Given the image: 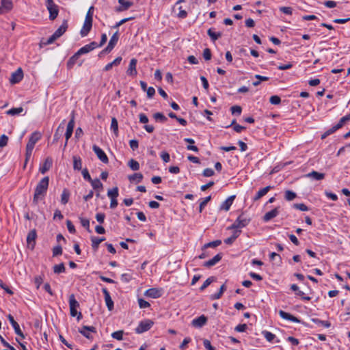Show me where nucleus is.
Here are the masks:
<instances>
[{
    "label": "nucleus",
    "instance_id": "nucleus-39",
    "mask_svg": "<svg viewBox=\"0 0 350 350\" xmlns=\"http://www.w3.org/2000/svg\"><path fill=\"white\" fill-rule=\"evenodd\" d=\"M23 111V107H18V108H12L10 110H8L6 113L8 115L11 116H15L18 115Z\"/></svg>",
    "mask_w": 350,
    "mask_h": 350
},
{
    "label": "nucleus",
    "instance_id": "nucleus-17",
    "mask_svg": "<svg viewBox=\"0 0 350 350\" xmlns=\"http://www.w3.org/2000/svg\"><path fill=\"white\" fill-rule=\"evenodd\" d=\"M145 295L151 298H159L161 296V290L156 288H151L145 292Z\"/></svg>",
    "mask_w": 350,
    "mask_h": 350
},
{
    "label": "nucleus",
    "instance_id": "nucleus-1",
    "mask_svg": "<svg viewBox=\"0 0 350 350\" xmlns=\"http://www.w3.org/2000/svg\"><path fill=\"white\" fill-rule=\"evenodd\" d=\"M49 178L45 176L40 180V181L36 185L35 192L33 198V203L37 204L39 200H41L46 193L49 187Z\"/></svg>",
    "mask_w": 350,
    "mask_h": 350
},
{
    "label": "nucleus",
    "instance_id": "nucleus-2",
    "mask_svg": "<svg viewBox=\"0 0 350 350\" xmlns=\"http://www.w3.org/2000/svg\"><path fill=\"white\" fill-rule=\"evenodd\" d=\"M88 53V44L81 48L77 53H75L68 61L67 66L69 69L72 68L74 65L77 64L79 66H81L84 59H81L82 55Z\"/></svg>",
    "mask_w": 350,
    "mask_h": 350
},
{
    "label": "nucleus",
    "instance_id": "nucleus-36",
    "mask_svg": "<svg viewBox=\"0 0 350 350\" xmlns=\"http://www.w3.org/2000/svg\"><path fill=\"white\" fill-rule=\"evenodd\" d=\"M111 129L113 131L114 134L117 136L118 134V123L116 118H111Z\"/></svg>",
    "mask_w": 350,
    "mask_h": 350
},
{
    "label": "nucleus",
    "instance_id": "nucleus-10",
    "mask_svg": "<svg viewBox=\"0 0 350 350\" xmlns=\"http://www.w3.org/2000/svg\"><path fill=\"white\" fill-rule=\"evenodd\" d=\"M41 137H42V135L40 132H38V131L33 132L31 135L26 146L33 148L35 144L40 139Z\"/></svg>",
    "mask_w": 350,
    "mask_h": 350
},
{
    "label": "nucleus",
    "instance_id": "nucleus-18",
    "mask_svg": "<svg viewBox=\"0 0 350 350\" xmlns=\"http://www.w3.org/2000/svg\"><path fill=\"white\" fill-rule=\"evenodd\" d=\"M137 60L135 58H133L131 59L129 68L126 71L127 75L130 76H135L137 75V70H136V66H137Z\"/></svg>",
    "mask_w": 350,
    "mask_h": 350
},
{
    "label": "nucleus",
    "instance_id": "nucleus-7",
    "mask_svg": "<svg viewBox=\"0 0 350 350\" xmlns=\"http://www.w3.org/2000/svg\"><path fill=\"white\" fill-rule=\"evenodd\" d=\"M37 237L36 230L33 229L29 231L27 237V247L31 250H33L36 245V239Z\"/></svg>",
    "mask_w": 350,
    "mask_h": 350
},
{
    "label": "nucleus",
    "instance_id": "nucleus-64",
    "mask_svg": "<svg viewBox=\"0 0 350 350\" xmlns=\"http://www.w3.org/2000/svg\"><path fill=\"white\" fill-rule=\"evenodd\" d=\"M203 344H204V347L206 349H208V350H215V347H213L211 345V342L208 340L204 339V341H203Z\"/></svg>",
    "mask_w": 350,
    "mask_h": 350
},
{
    "label": "nucleus",
    "instance_id": "nucleus-38",
    "mask_svg": "<svg viewBox=\"0 0 350 350\" xmlns=\"http://www.w3.org/2000/svg\"><path fill=\"white\" fill-rule=\"evenodd\" d=\"M221 244V240H215L211 242H209L208 243H206L203 246V249L208 248V247H216Z\"/></svg>",
    "mask_w": 350,
    "mask_h": 350
},
{
    "label": "nucleus",
    "instance_id": "nucleus-29",
    "mask_svg": "<svg viewBox=\"0 0 350 350\" xmlns=\"http://www.w3.org/2000/svg\"><path fill=\"white\" fill-rule=\"evenodd\" d=\"M306 176L308 178H314L317 180H321L325 178V174L320 173L317 171H312L311 172L307 174Z\"/></svg>",
    "mask_w": 350,
    "mask_h": 350
},
{
    "label": "nucleus",
    "instance_id": "nucleus-32",
    "mask_svg": "<svg viewBox=\"0 0 350 350\" xmlns=\"http://www.w3.org/2000/svg\"><path fill=\"white\" fill-rule=\"evenodd\" d=\"M1 8L6 12H8L12 9L13 4L11 0H1Z\"/></svg>",
    "mask_w": 350,
    "mask_h": 350
},
{
    "label": "nucleus",
    "instance_id": "nucleus-26",
    "mask_svg": "<svg viewBox=\"0 0 350 350\" xmlns=\"http://www.w3.org/2000/svg\"><path fill=\"white\" fill-rule=\"evenodd\" d=\"M64 124H65V120H64L59 124L58 128L57 129V130H56V131H55V133L54 134V138H53V143L57 142L58 141V139L61 137V136L62 135V133L64 131Z\"/></svg>",
    "mask_w": 350,
    "mask_h": 350
},
{
    "label": "nucleus",
    "instance_id": "nucleus-23",
    "mask_svg": "<svg viewBox=\"0 0 350 350\" xmlns=\"http://www.w3.org/2000/svg\"><path fill=\"white\" fill-rule=\"evenodd\" d=\"M272 188V186L269 185L260 189L254 197V200L257 201L260 200L262 197L265 196Z\"/></svg>",
    "mask_w": 350,
    "mask_h": 350
},
{
    "label": "nucleus",
    "instance_id": "nucleus-60",
    "mask_svg": "<svg viewBox=\"0 0 350 350\" xmlns=\"http://www.w3.org/2000/svg\"><path fill=\"white\" fill-rule=\"evenodd\" d=\"M215 172L211 168H206L204 170L202 175L205 177H210L213 176Z\"/></svg>",
    "mask_w": 350,
    "mask_h": 350
},
{
    "label": "nucleus",
    "instance_id": "nucleus-51",
    "mask_svg": "<svg viewBox=\"0 0 350 350\" xmlns=\"http://www.w3.org/2000/svg\"><path fill=\"white\" fill-rule=\"evenodd\" d=\"M134 18H135V17L124 18L122 19L121 21H120L119 22L116 23V24L114 26H113V28L117 29L120 25L124 24L125 23L128 22L131 20H133Z\"/></svg>",
    "mask_w": 350,
    "mask_h": 350
},
{
    "label": "nucleus",
    "instance_id": "nucleus-43",
    "mask_svg": "<svg viewBox=\"0 0 350 350\" xmlns=\"http://www.w3.org/2000/svg\"><path fill=\"white\" fill-rule=\"evenodd\" d=\"M129 166L131 167V170H134V171H137L139 169V163L134 160V159H131L129 161V163H128Z\"/></svg>",
    "mask_w": 350,
    "mask_h": 350
},
{
    "label": "nucleus",
    "instance_id": "nucleus-4",
    "mask_svg": "<svg viewBox=\"0 0 350 350\" xmlns=\"http://www.w3.org/2000/svg\"><path fill=\"white\" fill-rule=\"evenodd\" d=\"M250 222V218L246 217L243 213H242L237 217L234 222L228 228L239 230L247 226Z\"/></svg>",
    "mask_w": 350,
    "mask_h": 350
},
{
    "label": "nucleus",
    "instance_id": "nucleus-25",
    "mask_svg": "<svg viewBox=\"0 0 350 350\" xmlns=\"http://www.w3.org/2000/svg\"><path fill=\"white\" fill-rule=\"evenodd\" d=\"M49 12V18L50 20L51 21H53L54 19H55L58 15V9H57V5H49L48 7H46Z\"/></svg>",
    "mask_w": 350,
    "mask_h": 350
},
{
    "label": "nucleus",
    "instance_id": "nucleus-56",
    "mask_svg": "<svg viewBox=\"0 0 350 350\" xmlns=\"http://www.w3.org/2000/svg\"><path fill=\"white\" fill-rule=\"evenodd\" d=\"M138 304L140 308H146L150 306L148 301L142 298L138 299Z\"/></svg>",
    "mask_w": 350,
    "mask_h": 350
},
{
    "label": "nucleus",
    "instance_id": "nucleus-42",
    "mask_svg": "<svg viewBox=\"0 0 350 350\" xmlns=\"http://www.w3.org/2000/svg\"><path fill=\"white\" fill-rule=\"evenodd\" d=\"M215 280L214 277H210L207 278L205 282L203 283V284L200 288V291H203L205 288H206Z\"/></svg>",
    "mask_w": 350,
    "mask_h": 350
},
{
    "label": "nucleus",
    "instance_id": "nucleus-6",
    "mask_svg": "<svg viewBox=\"0 0 350 350\" xmlns=\"http://www.w3.org/2000/svg\"><path fill=\"white\" fill-rule=\"evenodd\" d=\"M154 322L152 320L146 319L141 321L135 328V332L137 334L144 333L149 330L153 325Z\"/></svg>",
    "mask_w": 350,
    "mask_h": 350
},
{
    "label": "nucleus",
    "instance_id": "nucleus-13",
    "mask_svg": "<svg viewBox=\"0 0 350 350\" xmlns=\"http://www.w3.org/2000/svg\"><path fill=\"white\" fill-rule=\"evenodd\" d=\"M8 319L10 323H11V325H12L15 333L18 336H21L22 338H25L24 334H23L22 331L21 330L19 325L14 320V317L11 314H8Z\"/></svg>",
    "mask_w": 350,
    "mask_h": 350
},
{
    "label": "nucleus",
    "instance_id": "nucleus-33",
    "mask_svg": "<svg viewBox=\"0 0 350 350\" xmlns=\"http://www.w3.org/2000/svg\"><path fill=\"white\" fill-rule=\"evenodd\" d=\"M207 34L210 36V38L213 42L219 39L222 35L221 32L216 33L213 31L211 28L208 29Z\"/></svg>",
    "mask_w": 350,
    "mask_h": 350
},
{
    "label": "nucleus",
    "instance_id": "nucleus-27",
    "mask_svg": "<svg viewBox=\"0 0 350 350\" xmlns=\"http://www.w3.org/2000/svg\"><path fill=\"white\" fill-rule=\"evenodd\" d=\"M68 28L67 21H64L60 27L54 32L56 36L59 38L61 37L66 31Z\"/></svg>",
    "mask_w": 350,
    "mask_h": 350
},
{
    "label": "nucleus",
    "instance_id": "nucleus-40",
    "mask_svg": "<svg viewBox=\"0 0 350 350\" xmlns=\"http://www.w3.org/2000/svg\"><path fill=\"white\" fill-rule=\"evenodd\" d=\"M98 240V237H91V241H92V247L94 251H96L98 248L99 244L100 242Z\"/></svg>",
    "mask_w": 350,
    "mask_h": 350
},
{
    "label": "nucleus",
    "instance_id": "nucleus-14",
    "mask_svg": "<svg viewBox=\"0 0 350 350\" xmlns=\"http://www.w3.org/2000/svg\"><path fill=\"white\" fill-rule=\"evenodd\" d=\"M206 322H207V317L202 314V315L200 316L199 317L194 319L191 321V325H192V326H193L195 327L200 328V327H203L206 323Z\"/></svg>",
    "mask_w": 350,
    "mask_h": 350
},
{
    "label": "nucleus",
    "instance_id": "nucleus-12",
    "mask_svg": "<svg viewBox=\"0 0 350 350\" xmlns=\"http://www.w3.org/2000/svg\"><path fill=\"white\" fill-rule=\"evenodd\" d=\"M119 6L115 8L116 12H122L129 10L133 5V3L131 1H127L125 0H118Z\"/></svg>",
    "mask_w": 350,
    "mask_h": 350
},
{
    "label": "nucleus",
    "instance_id": "nucleus-59",
    "mask_svg": "<svg viewBox=\"0 0 350 350\" xmlns=\"http://www.w3.org/2000/svg\"><path fill=\"white\" fill-rule=\"evenodd\" d=\"M312 321L315 322L316 323L320 324L325 327H330V323L329 321H321L317 319H313Z\"/></svg>",
    "mask_w": 350,
    "mask_h": 350
},
{
    "label": "nucleus",
    "instance_id": "nucleus-52",
    "mask_svg": "<svg viewBox=\"0 0 350 350\" xmlns=\"http://www.w3.org/2000/svg\"><path fill=\"white\" fill-rule=\"evenodd\" d=\"M269 102L272 105H279L281 103V98L280 96L276 95L271 96L269 98Z\"/></svg>",
    "mask_w": 350,
    "mask_h": 350
},
{
    "label": "nucleus",
    "instance_id": "nucleus-22",
    "mask_svg": "<svg viewBox=\"0 0 350 350\" xmlns=\"http://www.w3.org/2000/svg\"><path fill=\"white\" fill-rule=\"evenodd\" d=\"M53 164V160L51 158L48 157L45 159L43 165L40 167L39 171L42 174H45L47 171L50 170Z\"/></svg>",
    "mask_w": 350,
    "mask_h": 350
},
{
    "label": "nucleus",
    "instance_id": "nucleus-50",
    "mask_svg": "<svg viewBox=\"0 0 350 350\" xmlns=\"http://www.w3.org/2000/svg\"><path fill=\"white\" fill-rule=\"evenodd\" d=\"M231 112L233 115L239 116L241 113L242 109L239 105H234L230 108Z\"/></svg>",
    "mask_w": 350,
    "mask_h": 350
},
{
    "label": "nucleus",
    "instance_id": "nucleus-35",
    "mask_svg": "<svg viewBox=\"0 0 350 350\" xmlns=\"http://www.w3.org/2000/svg\"><path fill=\"white\" fill-rule=\"evenodd\" d=\"M70 198V192L67 189H64L61 195V202L63 204L68 203Z\"/></svg>",
    "mask_w": 350,
    "mask_h": 350
},
{
    "label": "nucleus",
    "instance_id": "nucleus-3",
    "mask_svg": "<svg viewBox=\"0 0 350 350\" xmlns=\"http://www.w3.org/2000/svg\"><path fill=\"white\" fill-rule=\"evenodd\" d=\"M69 306L70 315L73 317H77V321H80L82 319V314L81 312H78L77 310V309L79 307V304L76 300L73 294H71L69 297Z\"/></svg>",
    "mask_w": 350,
    "mask_h": 350
},
{
    "label": "nucleus",
    "instance_id": "nucleus-9",
    "mask_svg": "<svg viewBox=\"0 0 350 350\" xmlns=\"http://www.w3.org/2000/svg\"><path fill=\"white\" fill-rule=\"evenodd\" d=\"M23 78V70L19 68L15 72H14L10 79V82L12 84L19 83Z\"/></svg>",
    "mask_w": 350,
    "mask_h": 350
},
{
    "label": "nucleus",
    "instance_id": "nucleus-53",
    "mask_svg": "<svg viewBox=\"0 0 350 350\" xmlns=\"http://www.w3.org/2000/svg\"><path fill=\"white\" fill-rule=\"evenodd\" d=\"M293 207L295 208L298 209L301 211H308V207L303 203L294 204Z\"/></svg>",
    "mask_w": 350,
    "mask_h": 350
},
{
    "label": "nucleus",
    "instance_id": "nucleus-49",
    "mask_svg": "<svg viewBox=\"0 0 350 350\" xmlns=\"http://www.w3.org/2000/svg\"><path fill=\"white\" fill-rule=\"evenodd\" d=\"M81 34L83 37L88 35V14L85 16L83 26L81 30Z\"/></svg>",
    "mask_w": 350,
    "mask_h": 350
},
{
    "label": "nucleus",
    "instance_id": "nucleus-19",
    "mask_svg": "<svg viewBox=\"0 0 350 350\" xmlns=\"http://www.w3.org/2000/svg\"><path fill=\"white\" fill-rule=\"evenodd\" d=\"M222 258V254L219 253L215 255L212 259L204 262L203 266L206 267H211L219 262Z\"/></svg>",
    "mask_w": 350,
    "mask_h": 350
},
{
    "label": "nucleus",
    "instance_id": "nucleus-57",
    "mask_svg": "<svg viewBox=\"0 0 350 350\" xmlns=\"http://www.w3.org/2000/svg\"><path fill=\"white\" fill-rule=\"evenodd\" d=\"M8 137L5 135H2L0 137V148H3L8 144Z\"/></svg>",
    "mask_w": 350,
    "mask_h": 350
},
{
    "label": "nucleus",
    "instance_id": "nucleus-44",
    "mask_svg": "<svg viewBox=\"0 0 350 350\" xmlns=\"http://www.w3.org/2000/svg\"><path fill=\"white\" fill-rule=\"evenodd\" d=\"M153 117L155 119V120L159 121L161 122H165L167 120V118L162 113L160 112L154 113Z\"/></svg>",
    "mask_w": 350,
    "mask_h": 350
},
{
    "label": "nucleus",
    "instance_id": "nucleus-46",
    "mask_svg": "<svg viewBox=\"0 0 350 350\" xmlns=\"http://www.w3.org/2000/svg\"><path fill=\"white\" fill-rule=\"evenodd\" d=\"M297 195L295 192L287 190L285 191V199L288 201H291L296 198Z\"/></svg>",
    "mask_w": 350,
    "mask_h": 350
},
{
    "label": "nucleus",
    "instance_id": "nucleus-8",
    "mask_svg": "<svg viewBox=\"0 0 350 350\" xmlns=\"http://www.w3.org/2000/svg\"><path fill=\"white\" fill-rule=\"evenodd\" d=\"M93 150L96 154L97 157L104 163H107L109 162V159L105 152L96 145H94Z\"/></svg>",
    "mask_w": 350,
    "mask_h": 350
},
{
    "label": "nucleus",
    "instance_id": "nucleus-41",
    "mask_svg": "<svg viewBox=\"0 0 350 350\" xmlns=\"http://www.w3.org/2000/svg\"><path fill=\"white\" fill-rule=\"evenodd\" d=\"M211 196H209L202 200V201L200 203V206H199V212L200 213L202 212L203 209L206 206L208 202L211 200Z\"/></svg>",
    "mask_w": 350,
    "mask_h": 350
},
{
    "label": "nucleus",
    "instance_id": "nucleus-5",
    "mask_svg": "<svg viewBox=\"0 0 350 350\" xmlns=\"http://www.w3.org/2000/svg\"><path fill=\"white\" fill-rule=\"evenodd\" d=\"M73 170L77 172H81L85 180H88V169L83 168L82 159L79 156H72Z\"/></svg>",
    "mask_w": 350,
    "mask_h": 350
},
{
    "label": "nucleus",
    "instance_id": "nucleus-63",
    "mask_svg": "<svg viewBox=\"0 0 350 350\" xmlns=\"http://www.w3.org/2000/svg\"><path fill=\"white\" fill-rule=\"evenodd\" d=\"M129 145H130L131 148L133 150H135L138 148L139 143H138V141L136 139H131L129 142Z\"/></svg>",
    "mask_w": 350,
    "mask_h": 350
},
{
    "label": "nucleus",
    "instance_id": "nucleus-37",
    "mask_svg": "<svg viewBox=\"0 0 350 350\" xmlns=\"http://www.w3.org/2000/svg\"><path fill=\"white\" fill-rule=\"evenodd\" d=\"M118 194V188L117 187L109 189L107 192V196L109 198H110V199L117 198Z\"/></svg>",
    "mask_w": 350,
    "mask_h": 350
},
{
    "label": "nucleus",
    "instance_id": "nucleus-34",
    "mask_svg": "<svg viewBox=\"0 0 350 350\" xmlns=\"http://www.w3.org/2000/svg\"><path fill=\"white\" fill-rule=\"evenodd\" d=\"M143 179V174L141 173H135L129 176V180L131 182L135 181L137 183H140Z\"/></svg>",
    "mask_w": 350,
    "mask_h": 350
},
{
    "label": "nucleus",
    "instance_id": "nucleus-55",
    "mask_svg": "<svg viewBox=\"0 0 350 350\" xmlns=\"http://www.w3.org/2000/svg\"><path fill=\"white\" fill-rule=\"evenodd\" d=\"M62 254V246L58 245L53 247V255L54 256L61 255Z\"/></svg>",
    "mask_w": 350,
    "mask_h": 350
},
{
    "label": "nucleus",
    "instance_id": "nucleus-21",
    "mask_svg": "<svg viewBox=\"0 0 350 350\" xmlns=\"http://www.w3.org/2000/svg\"><path fill=\"white\" fill-rule=\"evenodd\" d=\"M279 314H280V317L284 319H286V320H288V321H292L294 323H299L300 322V320L298 319L296 317H294L293 315H292L286 312H284L283 310H280Z\"/></svg>",
    "mask_w": 350,
    "mask_h": 350
},
{
    "label": "nucleus",
    "instance_id": "nucleus-58",
    "mask_svg": "<svg viewBox=\"0 0 350 350\" xmlns=\"http://www.w3.org/2000/svg\"><path fill=\"white\" fill-rule=\"evenodd\" d=\"M211 51L208 48H206L203 51V57L205 60H210L211 59Z\"/></svg>",
    "mask_w": 350,
    "mask_h": 350
},
{
    "label": "nucleus",
    "instance_id": "nucleus-47",
    "mask_svg": "<svg viewBox=\"0 0 350 350\" xmlns=\"http://www.w3.org/2000/svg\"><path fill=\"white\" fill-rule=\"evenodd\" d=\"M53 271L55 273H60L65 271V267L64 263H60L59 265H55L53 267Z\"/></svg>",
    "mask_w": 350,
    "mask_h": 350
},
{
    "label": "nucleus",
    "instance_id": "nucleus-30",
    "mask_svg": "<svg viewBox=\"0 0 350 350\" xmlns=\"http://www.w3.org/2000/svg\"><path fill=\"white\" fill-rule=\"evenodd\" d=\"M57 36H55V34H53L49 39L46 40H44V39H42L39 45L40 48H42L46 45L51 44L53 43L57 39Z\"/></svg>",
    "mask_w": 350,
    "mask_h": 350
},
{
    "label": "nucleus",
    "instance_id": "nucleus-24",
    "mask_svg": "<svg viewBox=\"0 0 350 350\" xmlns=\"http://www.w3.org/2000/svg\"><path fill=\"white\" fill-rule=\"evenodd\" d=\"M235 198V196H231L228 197L220 206L221 210H225L228 211L232 204V202Z\"/></svg>",
    "mask_w": 350,
    "mask_h": 350
},
{
    "label": "nucleus",
    "instance_id": "nucleus-48",
    "mask_svg": "<svg viewBox=\"0 0 350 350\" xmlns=\"http://www.w3.org/2000/svg\"><path fill=\"white\" fill-rule=\"evenodd\" d=\"M123 334H124V331L119 330V331L113 332L111 334V336L118 340H122L123 339Z\"/></svg>",
    "mask_w": 350,
    "mask_h": 350
},
{
    "label": "nucleus",
    "instance_id": "nucleus-54",
    "mask_svg": "<svg viewBox=\"0 0 350 350\" xmlns=\"http://www.w3.org/2000/svg\"><path fill=\"white\" fill-rule=\"evenodd\" d=\"M348 121H349V118H347V116H343L342 118H340L338 123L336 124V128H338V129L342 128L344 124Z\"/></svg>",
    "mask_w": 350,
    "mask_h": 350
},
{
    "label": "nucleus",
    "instance_id": "nucleus-20",
    "mask_svg": "<svg viewBox=\"0 0 350 350\" xmlns=\"http://www.w3.org/2000/svg\"><path fill=\"white\" fill-rule=\"evenodd\" d=\"M75 122L74 119L72 118L69 122L68 123L66 131L65 133V137H66V142H65V146L67 145V142L69 139V138L72 136L73 129H74Z\"/></svg>",
    "mask_w": 350,
    "mask_h": 350
},
{
    "label": "nucleus",
    "instance_id": "nucleus-28",
    "mask_svg": "<svg viewBox=\"0 0 350 350\" xmlns=\"http://www.w3.org/2000/svg\"><path fill=\"white\" fill-rule=\"evenodd\" d=\"M89 182L91 183L93 189L98 191V192L103 189V184L99 179L96 178L92 180L90 176L89 175Z\"/></svg>",
    "mask_w": 350,
    "mask_h": 350
},
{
    "label": "nucleus",
    "instance_id": "nucleus-11",
    "mask_svg": "<svg viewBox=\"0 0 350 350\" xmlns=\"http://www.w3.org/2000/svg\"><path fill=\"white\" fill-rule=\"evenodd\" d=\"M119 39V33L117 31L115 32L113 36L111 37L110 40L107 46V47L105 49L104 51L105 52H110L116 46Z\"/></svg>",
    "mask_w": 350,
    "mask_h": 350
},
{
    "label": "nucleus",
    "instance_id": "nucleus-16",
    "mask_svg": "<svg viewBox=\"0 0 350 350\" xmlns=\"http://www.w3.org/2000/svg\"><path fill=\"white\" fill-rule=\"evenodd\" d=\"M103 293L104 294L105 301L108 310H112L113 308V301L111 299L109 291L107 290V288H103Z\"/></svg>",
    "mask_w": 350,
    "mask_h": 350
},
{
    "label": "nucleus",
    "instance_id": "nucleus-15",
    "mask_svg": "<svg viewBox=\"0 0 350 350\" xmlns=\"http://www.w3.org/2000/svg\"><path fill=\"white\" fill-rule=\"evenodd\" d=\"M279 208L280 207H275L271 211L266 213L262 217L263 221L265 222H267L271 219H273L274 217H275L276 216H278V215L279 214Z\"/></svg>",
    "mask_w": 350,
    "mask_h": 350
},
{
    "label": "nucleus",
    "instance_id": "nucleus-45",
    "mask_svg": "<svg viewBox=\"0 0 350 350\" xmlns=\"http://www.w3.org/2000/svg\"><path fill=\"white\" fill-rule=\"evenodd\" d=\"M264 337L269 342H272L275 338V335L268 331H263L262 332Z\"/></svg>",
    "mask_w": 350,
    "mask_h": 350
},
{
    "label": "nucleus",
    "instance_id": "nucleus-61",
    "mask_svg": "<svg viewBox=\"0 0 350 350\" xmlns=\"http://www.w3.org/2000/svg\"><path fill=\"white\" fill-rule=\"evenodd\" d=\"M147 97L148 98H152L155 94V90L153 87H149L146 90Z\"/></svg>",
    "mask_w": 350,
    "mask_h": 350
},
{
    "label": "nucleus",
    "instance_id": "nucleus-62",
    "mask_svg": "<svg viewBox=\"0 0 350 350\" xmlns=\"http://www.w3.org/2000/svg\"><path fill=\"white\" fill-rule=\"evenodd\" d=\"M247 327L246 324H239L235 327L234 330L238 332H243L246 330Z\"/></svg>",
    "mask_w": 350,
    "mask_h": 350
},
{
    "label": "nucleus",
    "instance_id": "nucleus-31",
    "mask_svg": "<svg viewBox=\"0 0 350 350\" xmlns=\"http://www.w3.org/2000/svg\"><path fill=\"white\" fill-rule=\"evenodd\" d=\"M184 141L189 144V145L187 146V150H192L196 152L199 151L198 148L193 145L195 143V141L193 139L185 138Z\"/></svg>",
    "mask_w": 350,
    "mask_h": 350
}]
</instances>
